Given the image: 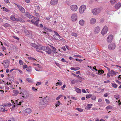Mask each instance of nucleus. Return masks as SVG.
<instances>
[{
  "instance_id": "obj_13",
  "label": "nucleus",
  "mask_w": 121,
  "mask_h": 121,
  "mask_svg": "<svg viewBox=\"0 0 121 121\" xmlns=\"http://www.w3.org/2000/svg\"><path fill=\"white\" fill-rule=\"evenodd\" d=\"M58 0H51L50 4L53 5H56L58 3Z\"/></svg>"
},
{
  "instance_id": "obj_42",
  "label": "nucleus",
  "mask_w": 121,
  "mask_h": 121,
  "mask_svg": "<svg viewBox=\"0 0 121 121\" xmlns=\"http://www.w3.org/2000/svg\"><path fill=\"white\" fill-rule=\"evenodd\" d=\"M28 58L29 59L31 60H36V59H35V58H34L31 57H28Z\"/></svg>"
},
{
  "instance_id": "obj_5",
  "label": "nucleus",
  "mask_w": 121,
  "mask_h": 121,
  "mask_svg": "<svg viewBox=\"0 0 121 121\" xmlns=\"http://www.w3.org/2000/svg\"><path fill=\"white\" fill-rule=\"evenodd\" d=\"M108 28L106 26H105L103 29L101 31V34L102 35H104V34H105L108 31Z\"/></svg>"
},
{
  "instance_id": "obj_27",
  "label": "nucleus",
  "mask_w": 121,
  "mask_h": 121,
  "mask_svg": "<svg viewBox=\"0 0 121 121\" xmlns=\"http://www.w3.org/2000/svg\"><path fill=\"white\" fill-rule=\"evenodd\" d=\"M78 82L77 81L75 80H73L71 81V83L72 84H73L76 83Z\"/></svg>"
},
{
  "instance_id": "obj_36",
  "label": "nucleus",
  "mask_w": 121,
  "mask_h": 121,
  "mask_svg": "<svg viewBox=\"0 0 121 121\" xmlns=\"http://www.w3.org/2000/svg\"><path fill=\"white\" fill-rule=\"evenodd\" d=\"M76 109L79 112H82L83 111L82 109L78 108H77Z\"/></svg>"
},
{
  "instance_id": "obj_64",
  "label": "nucleus",
  "mask_w": 121,
  "mask_h": 121,
  "mask_svg": "<svg viewBox=\"0 0 121 121\" xmlns=\"http://www.w3.org/2000/svg\"><path fill=\"white\" fill-rule=\"evenodd\" d=\"M4 1L6 3H9V2L8 0H4Z\"/></svg>"
},
{
  "instance_id": "obj_28",
  "label": "nucleus",
  "mask_w": 121,
  "mask_h": 121,
  "mask_svg": "<svg viewBox=\"0 0 121 121\" xmlns=\"http://www.w3.org/2000/svg\"><path fill=\"white\" fill-rule=\"evenodd\" d=\"M39 19L37 20L35 22L34 24L37 26H39Z\"/></svg>"
},
{
  "instance_id": "obj_63",
  "label": "nucleus",
  "mask_w": 121,
  "mask_h": 121,
  "mask_svg": "<svg viewBox=\"0 0 121 121\" xmlns=\"http://www.w3.org/2000/svg\"><path fill=\"white\" fill-rule=\"evenodd\" d=\"M17 70L19 72L21 73L22 74V71L21 70H20V69H17Z\"/></svg>"
},
{
  "instance_id": "obj_55",
  "label": "nucleus",
  "mask_w": 121,
  "mask_h": 121,
  "mask_svg": "<svg viewBox=\"0 0 121 121\" xmlns=\"http://www.w3.org/2000/svg\"><path fill=\"white\" fill-rule=\"evenodd\" d=\"M82 91L83 93H86V91H85V90L84 89H82Z\"/></svg>"
},
{
  "instance_id": "obj_20",
  "label": "nucleus",
  "mask_w": 121,
  "mask_h": 121,
  "mask_svg": "<svg viewBox=\"0 0 121 121\" xmlns=\"http://www.w3.org/2000/svg\"><path fill=\"white\" fill-rule=\"evenodd\" d=\"M25 112L27 114L30 113L31 112V110L29 108H28L25 110Z\"/></svg>"
},
{
  "instance_id": "obj_59",
  "label": "nucleus",
  "mask_w": 121,
  "mask_h": 121,
  "mask_svg": "<svg viewBox=\"0 0 121 121\" xmlns=\"http://www.w3.org/2000/svg\"><path fill=\"white\" fill-rule=\"evenodd\" d=\"M62 49L64 51H65L66 50V49L65 46H64L62 47Z\"/></svg>"
},
{
  "instance_id": "obj_60",
  "label": "nucleus",
  "mask_w": 121,
  "mask_h": 121,
  "mask_svg": "<svg viewBox=\"0 0 121 121\" xmlns=\"http://www.w3.org/2000/svg\"><path fill=\"white\" fill-rule=\"evenodd\" d=\"M15 20H14V21H16L17 22H18L19 21V18H15Z\"/></svg>"
},
{
  "instance_id": "obj_57",
  "label": "nucleus",
  "mask_w": 121,
  "mask_h": 121,
  "mask_svg": "<svg viewBox=\"0 0 121 121\" xmlns=\"http://www.w3.org/2000/svg\"><path fill=\"white\" fill-rule=\"evenodd\" d=\"M41 82H37V84H36V85L38 86L41 85Z\"/></svg>"
},
{
  "instance_id": "obj_4",
  "label": "nucleus",
  "mask_w": 121,
  "mask_h": 121,
  "mask_svg": "<svg viewBox=\"0 0 121 121\" xmlns=\"http://www.w3.org/2000/svg\"><path fill=\"white\" fill-rule=\"evenodd\" d=\"M86 8V6L84 5H82L81 6L79 9V12L81 14L83 13Z\"/></svg>"
},
{
  "instance_id": "obj_62",
  "label": "nucleus",
  "mask_w": 121,
  "mask_h": 121,
  "mask_svg": "<svg viewBox=\"0 0 121 121\" xmlns=\"http://www.w3.org/2000/svg\"><path fill=\"white\" fill-rule=\"evenodd\" d=\"M13 38L16 39L17 40H19V38H18V37L15 36H14L13 37Z\"/></svg>"
},
{
  "instance_id": "obj_58",
  "label": "nucleus",
  "mask_w": 121,
  "mask_h": 121,
  "mask_svg": "<svg viewBox=\"0 0 121 121\" xmlns=\"http://www.w3.org/2000/svg\"><path fill=\"white\" fill-rule=\"evenodd\" d=\"M55 63L57 66H59L60 65L58 63L55 62Z\"/></svg>"
},
{
  "instance_id": "obj_41",
  "label": "nucleus",
  "mask_w": 121,
  "mask_h": 121,
  "mask_svg": "<svg viewBox=\"0 0 121 121\" xmlns=\"http://www.w3.org/2000/svg\"><path fill=\"white\" fill-rule=\"evenodd\" d=\"M92 96V95L91 94H89L87 95L86 96V98H89Z\"/></svg>"
},
{
  "instance_id": "obj_53",
  "label": "nucleus",
  "mask_w": 121,
  "mask_h": 121,
  "mask_svg": "<svg viewBox=\"0 0 121 121\" xmlns=\"http://www.w3.org/2000/svg\"><path fill=\"white\" fill-rule=\"evenodd\" d=\"M77 78H79V79L80 80H82V78L81 77H80L79 76V75H78L77 76Z\"/></svg>"
},
{
  "instance_id": "obj_19",
  "label": "nucleus",
  "mask_w": 121,
  "mask_h": 121,
  "mask_svg": "<svg viewBox=\"0 0 121 121\" xmlns=\"http://www.w3.org/2000/svg\"><path fill=\"white\" fill-rule=\"evenodd\" d=\"M25 34H26V35L28 36H29L30 37L32 36V35L31 34V33L27 30H26V31H25Z\"/></svg>"
},
{
  "instance_id": "obj_29",
  "label": "nucleus",
  "mask_w": 121,
  "mask_h": 121,
  "mask_svg": "<svg viewBox=\"0 0 121 121\" xmlns=\"http://www.w3.org/2000/svg\"><path fill=\"white\" fill-rule=\"evenodd\" d=\"M13 91V93L16 95H17L19 93V92L17 90H14Z\"/></svg>"
},
{
  "instance_id": "obj_25",
  "label": "nucleus",
  "mask_w": 121,
  "mask_h": 121,
  "mask_svg": "<svg viewBox=\"0 0 121 121\" xmlns=\"http://www.w3.org/2000/svg\"><path fill=\"white\" fill-rule=\"evenodd\" d=\"M117 2V0H111L110 3L112 4H113Z\"/></svg>"
},
{
  "instance_id": "obj_21",
  "label": "nucleus",
  "mask_w": 121,
  "mask_h": 121,
  "mask_svg": "<svg viewBox=\"0 0 121 121\" xmlns=\"http://www.w3.org/2000/svg\"><path fill=\"white\" fill-rule=\"evenodd\" d=\"M75 91H76V92L78 93H81V90L79 88L75 87Z\"/></svg>"
},
{
  "instance_id": "obj_6",
  "label": "nucleus",
  "mask_w": 121,
  "mask_h": 121,
  "mask_svg": "<svg viewBox=\"0 0 121 121\" xmlns=\"http://www.w3.org/2000/svg\"><path fill=\"white\" fill-rule=\"evenodd\" d=\"M70 8L71 10L73 11H76L78 9L77 5H73L70 6Z\"/></svg>"
},
{
  "instance_id": "obj_14",
  "label": "nucleus",
  "mask_w": 121,
  "mask_h": 121,
  "mask_svg": "<svg viewBox=\"0 0 121 121\" xmlns=\"http://www.w3.org/2000/svg\"><path fill=\"white\" fill-rule=\"evenodd\" d=\"M117 73V72H116L113 70H111L109 72V74L111 76H112L114 75H116Z\"/></svg>"
},
{
  "instance_id": "obj_12",
  "label": "nucleus",
  "mask_w": 121,
  "mask_h": 121,
  "mask_svg": "<svg viewBox=\"0 0 121 121\" xmlns=\"http://www.w3.org/2000/svg\"><path fill=\"white\" fill-rule=\"evenodd\" d=\"M17 6L21 11L23 13H24L25 12V9L21 6L17 5Z\"/></svg>"
},
{
  "instance_id": "obj_39",
  "label": "nucleus",
  "mask_w": 121,
  "mask_h": 121,
  "mask_svg": "<svg viewBox=\"0 0 121 121\" xmlns=\"http://www.w3.org/2000/svg\"><path fill=\"white\" fill-rule=\"evenodd\" d=\"M26 80L28 82H32V80L31 79H30L29 78H27Z\"/></svg>"
},
{
  "instance_id": "obj_8",
  "label": "nucleus",
  "mask_w": 121,
  "mask_h": 121,
  "mask_svg": "<svg viewBox=\"0 0 121 121\" xmlns=\"http://www.w3.org/2000/svg\"><path fill=\"white\" fill-rule=\"evenodd\" d=\"M100 28L99 26H97L95 27L94 30V32L95 34H98L100 31Z\"/></svg>"
},
{
  "instance_id": "obj_48",
  "label": "nucleus",
  "mask_w": 121,
  "mask_h": 121,
  "mask_svg": "<svg viewBox=\"0 0 121 121\" xmlns=\"http://www.w3.org/2000/svg\"><path fill=\"white\" fill-rule=\"evenodd\" d=\"M75 59L76 60V61H78L81 62L82 61V60H81L80 59H79L76 58Z\"/></svg>"
},
{
  "instance_id": "obj_10",
  "label": "nucleus",
  "mask_w": 121,
  "mask_h": 121,
  "mask_svg": "<svg viewBox=\"0 0 121 121\" xmlns=\"http://www.w3.org/2000/svg\"><path fill=\"white\" fill-rule=\"evenodd\" d=\"M116 47L115 44L112 43L109 45L108 48L109 49H114Z\"/></svg>"
},
{
  "instance_id": "obj_1",
  "label": "nucleus",
  "mask_w": 121,
  "mask_h": 121,
  "mask_svg": "<svg viewBox=\"0 0 121 121\" xmlns=\"http://www.w3.org/2000/svg\"><path fill=\"white\" fill-rule=\"evenodd\" d=\"M30 45L31 46L37 49L45 51L48 54H50L51 53V50L48 46H42L40 45H37L35 43H32Z\"/></svg>"
},
{
  "instance_id": "obj_51",
  "label": "nucleus",
  "mask_w": 121,
  "mask_h": 121,
  "mask_svg": "<svg viewBox=\"0 0 121 121\" xmlns=\"http://www.w3.org/2000/svg\"><path fill=\"white\" fill-rule=\"evenodd\" d=\"M65 86H66L65 85V84H64L63 85V86H61V88H62V89L63 90H64V88L65 87Z\"/></svg>"
},
{
  "instance_id": "obj_56",
  "label": "nucleus",
  "mask_w": 121,
  "mask_h": 121,
  "mask_svg": "<svg viewBox=\"0 0 121 121\" xmlns=\"http://www.w3.org/2000/svg\"><path fill=\"white\" fill-rule=\"evenodd\" d=\"M59 38L60 39V40L63 41L64 42H65V40L64 39L60 37V38Z\"/></svg>"
},
{
  "instance_id": "obj_16",
  "label": "nucleus",
  "mask_w": 121,
  "mask_h": 121,
  "mask_svg": "<svg viewBox=\"0 0 121 121\" xmlns=\"http://www.w3.org/2000/svg\"><path fill=\"white\" fill-rule=\"evenodd\" d=\"M53 36L56 40H58V38H60V36L57 32H56V34L53 35Z\"/></svg>"
},
{
  "instance_id": "obj_3",
  "label": "nucleus",
  "mask_w": 121,
  "mask_h": 121,
  "mask_svg": "<svg viewBox=\"0 0 121 121\" xmlns=\"http://www.w3.org/2000/svg\"><path fill=\"white\" fill-rule=\"evenodd\" d=\"M101 10V9L100 8H95L92 10V12L94 15H96L100 13Z\"/></svg>"
},
{
  "instance_id": "obj_32",
  "label": "nucleus",
  "mask_w": 121,
  "mask_h": 121,
  "mask_svg": "<svg viewBox=\"0 0 121 121\" xmlns=\"http://www.w3.org/2000/svg\"><path fill=\"white\" fill-rule=\"evenodd\" d=\"M31 67L30 66H29L26 69L27 71L28 72H30L31 70Z\"/></svg>"
},
{
  "instance_id": "obj_11",
  "label": "nucleus",
  "mask_w": 121,
  "mask_h": 121,
  "mask_svg": "<svg viewBox=\"0 0 121 121\" xmlns=\"http://www.w3.org/2000/svg\"><path fill=\"white\" fill-rule=\"evenodd\" d=\"M113 39V36L112 35H109L107 38V41L108 43L112 42Z\"/></svg>"
},
{
  "instance_id": "obj_31",
  "label": "nucleus",
  "mask_w": 121,
  "mask_h": 121,
  "mask_svg": "<svg viewBox=\"0 0 121 121\" xmlns=\"http://www.w3.org/2000/svg\"><path fill=\"white\" fill-rule=\"evenodd\" d=\"M113 108V107L110 105H109L106 108V109L107 110L108 109H112Z\"/></svg>"
},
{
  "instance_id": "obj_15",
  "label": "nucleus",
  "mask_w": 121,
  "mask_h": 121,
  "mask_svg": "<svg viewBox=\"0 0 121 121\" xmlns=\"http://www.w3.org/2000/svg\"><path fill=\"white\" fill-rule=\"evenodd\" d=\"M121 6V3H118L116 4L115 6V8L117 9H119Z\"/></svg>"
},
{
  "instance_id": "obj_24",
  "label": "nucleus",
  "mask_w": 121,
  "mask_h": 121,
  "mask_svg": "<svg viewBox=\"0 0 121 121\" xmlns=\"http://www.w3.org/2000/svg\"><path fill=\"white\" fill-rule=\"evenodd\" d=\"M15 16L14 15H11L10 17V18L11 20L14 21L15 20Z\"/></svg>"
},
{
  "instance_id": "obj_50",
  "label": "nucleus",
  "mask_w": 121,
  "mask_h": 121,
  "mask_svg": "<svg viewBox=\"0 0 121 121\" xmlns=\"http://www.w3.org/2000/svg\"><path fill=\"white\" fill-rule=\"evenodd\" d=\"M32 89L34 91H37V89H35V87L34 86H33L32 87Z\"/></svg>"
},
{
  "instance_id": "obj_18",
  "label": "nucleus",
  "mask_w": 121,
  "mask_h": 121,
  "mask_svg": "<svg viewBox=\"0 0 121 121\" xmlns=\"http://www.w3.org/2000/svg\"><path fill=\"white\" fill-rule=\"evenodd\" d=\"M96 22V19L95 18H92L90 19V23L92 24H95Z\"/></svg>"
},
{
  "instance_id": "obj_38",
  "label": "nucleus",
  "mask_w": 121,
  "mask_h": 121,
  "mask_svg": "<svg viewBox=\"0 0 121 121\" xmlns=\"http://www.w3.org/2000/svg\"><path fill=\"white\" fill-rule=\"evenodd\" d=\"M4 108V106L0 105V111H2V109Z\"/></svg>"
},
{
  "instance_id": "obj_49",
  "label": "nucleus",
  "mask_w": 121,
  "mask_h": 121,
  "mask_svg": "<svg viewBox=\"0 0 121 121\" xmlns=\"http://www.w3.org/2000/svg\"><path fill=\"white\" fill-rule=\"evenodd\" d=\"M56 84L60 86L62 85V82H59L56 83Z\"/></svg>"
},
{
  "instance_id": "obj_52",
  "label": "nucleus",
  "mask_w": 121,
  "mask_h": 121,
  "mask_svg": "<svg viewBox=\"0 0 121 121\" xmlns=\"http://www.w3.org/2000/svg\"><path fill=\"white\" fill-rule=\"evenodd\" d=\"M105 100L107 104H109L110 103V102L108 99H106Z\"/></svg>"
},
{
  "instance_id": "obj_26",
  "label": "nucleus",
  "mask_w": 121,
  "mask_h": 121,
  "mask_svg": "<svg viewBox=\"0 0 121 121\" xmlns=\"http://www.w3.org/2000/svg\"><path fill=\"white\" fill-rule=\"evenodd\" d=\"M104 72V71L103 70H99L98 71V74L99 75H101Z\"/></svg>"
},
{
  "instance_id": "obj_34",
  "label": "nucleus",
  "mask_w": 121,
  "mask_h": 121,
  "mask_svg": "<svg viewBox=\"0 0 121 121\" xmlns=\"http://www.w3.org/2000/svg\"><path fill=\"white\" fill-rule=\"evenodd\" d=\"M92 105L91 104H88L87 106V108L88 109H89L90 108H91Z\"/></svg>"
},
{
  "instance_id": "obj_33",
  "label": "nucleus",
  "mask_w": 121,
  "mask_h": 121,
  "mask_svg": "<svg viewBox=\"0 0 121 121\" xmlns=\"http://www.w3.org/2000/svg\"><path fill=\"white\" fill-rule=\"evenodd\" d=\"M3 10L5 11L6 12H9L10 11L9 10H8V9L5 7L3 8Z\"/></svg>"
},
{
  "instance_id": "obj_7",
  "label": "nucleus",
  "mask_w": 121,
  "mask_h": 121,
  "mask_svg": "<svg viewBox=\"0 0 121 121\" xmlns=\"http://www.w3.org/2000/svg\"><path fill=\"white\" fill-rule=\"evenodd\" d=\"M3 65L5 68H6L9 66V62L8 60H4V61L3 63Z\"/></svg>"
},
{
  "instance_id": "obj_23",
  "label": "nucleus",
  "mask_w": 121,
  "mask_h": 121,
  "mask_svg": "<svg viewBox=\"0 0 121 121\" xmlns=\"http://www.w3.org/2000/svg\"><path fill=\"white\" fill-rule=\"evenodd\" d=\"M3 26L5 27H10V25L8 23H6L4 24Z\"/></svg>"
},
{
  "instance_id": "obj_54",
  "label": "nucleus",
  "mask_w": 121,
  "mask_h": 121,
  "mask_svg": "<svg viewBox=\"0 0 121 121\" xmlns=\"http://www.w3.org/2000/svg\"><path fill=\"white\" fill-rule=\"evenodd\" d=\"M19 62L20 65H22L23 63V61L21 60H20L19 61Z\"/></svg>"
},
{
  "instance_id": "obj_40",
  "label": "nucleus",
  "mask_w": 121,
  "mask_h": 121,
  "mask_svg": "<svg viewBox=\"0 0 121 121\" xmlns=\"http://www.w3.org/2000/svg\"><path fill=\"white\" fill-rule=\"evenodd\" d=\"M71 35L73 36L77 37V34L76 33H73L71 34Z\"/></svg>"
},
{
  "instance_id": "obj_45",
  "label": "nucleus",
  "mask_w": 121,
  "mask_h": 121,
  "mask_svg": "<svg viewBox=\"0 0 121 121\" xmlns=\"http://www.w3.org/2000/svg\"><path fill=\"white\" fill-rule=\"evenodd\" d=\"M96 96H93L91 98V99L93 100H94L96 99Z\"/></svg>"
},
{
  "instance_id": "obj_2",
  "label": "nucleus",
  "mask_w": 121,
  "mask_h": 121,
  "mask_svg": "<svg viewBox=\"0 0 121 121\" xmlns=\"http://www.w3.org/2000/svg\"><path fill=\"white\" fill-rule=\"evenodd\" d=\"M49 102V98L47 96L40 100L39 103V107L42 108H45Z\"/></svg>"
},
{
  "instance_id": "obj_9",
  "label": "nucleus",
  "mask_w": 121,
  "mask_h": 121,
  "mask_svg": "<svg viewBox=\"0 0 121 121\" xmlns=\"http://www.w3.org/2000/svg\"><path fill=\"white\" fill-rule=\"evenodd\" d=\"M72 20L73 21H76L77 18V16L76 13H73L72 15Z\"/></svg>"
},
{
  "instance_id": "obj_47",
  "label": "nucleus",
  "mask_w": 121,
  "mask_h": 121,
  "mask_svg": "<svg viewBox=\"0 0 121 121\" xmlns=\"http://www.w3.org/2000/svg\"><path fill=\"white\" fill-rule=\"evenodd\" d=\"M19 21L22 22H23L24 21V20L21 17L19 18Z\"/></svg>"
},
{
  "instance_id": "obj_44",
  "label": "nucleus",
  "mask_w": 121,
  "mask_h": 121,
  "mask_svg": "<svg viewBox=\"0 0 121 121\" xmlns=\"http://www.w3.org/2000/svg\"><path fill=\"white\" fill-rule=\"evenodd\" d=\"M34 12L35 13V16H39V13H37L36 12V11L34 10Z\"/></svg>"
},
{
  "instance_id": "obj_37",
  "label": "nucleus",
  "mask_w": 121,
  "mask_h": 121,
  "mask_svg": "<svg viewBox=\"0 0 121 121\" xmlns=\"http://www.w3.org/2000/svg\"><path fill=\"white\" fill-rule=\"evenodd\" d=\"M60 104V102L59 101H57V102L56 103V107H57Z\"/></svg>"
},
{
  "instance_id": "obj_35",
  "label": "nucleus",
  "mask_w": 121,
  "mask_h": 121,
  "mask_svg": "<svg viewBox=\"0 0 121 121\" xmlns=\"http://www.w3.org/2000/svg\"><path fill=\"white\" fill-rule=\"evenodd\" d=\"M112 86L113 87L115 88H117V85L116 84L112 83Z\"/></svg>"
},
{
  "instance_id": "obj_46",
  "label": "nucleus",
  "mask_w": 121,
  "mask_h": 121,
  "mask_svg": "<svg viewBox=\"0 0 121 121\" xmlns=\"http://www.w3.org/2000/svg\"><path fill=\"white\" fill-rule=\"evenodd\" d=\"M27 66L26 65H23V69H24L26 68H27Z\"/></svg>"
},
{
  "instance_id": "obj_22",
  "label": "nucleus",
  "mask_w": 121,
  "mask_h": 121,
  "mask_svg": "<svg viewBox=\"0 0 121 121\" xmlns=\"http://www.w3.org/2000/svg\"><path fill=\"white\" fill-rule=\"evenodd\" d=\"M84 21L83 20H81L79 22V23L81 26H83L84 25Z\"/></svg>"
},
{
  "instance_id": "obj_61",
  "label": "nucleus",
  "mask_w": 121,
  "mask_h": 121,
  "mask_svg": "<svg viewBox=\"0 0 121 121\" xmlns=\"http://www.w3.org/2000/svg\"><path fill=\"white\" fill-rule=\"evenodd\" d=\"M20 94L22 95V97H25V96L24 94L22 92L20 93Z\"/></svg>"
},
{
  "instance_id": "obj_43",
  "label": "nucleus",
  "mask_w": 121,
  "mask_h": 121,
  "mask_svg": "<svg viewBox=\"0 0 121 121\" xmlns=\"http://www.w3.org/2000/svg\"><path fill=\"white\" fill-rule=\"evenodd\" d=\"M73 56L75 57H80L81 58L82 56L81 55H75Z\"/></svg>"
},
{
  "instance_id": "obj_17",
  "label": "nucleus",
  "mask_w": 121,
  "mask_h": 121,
  "mask_svg": "<svg viewBox=\"0 0 121 121\" xmlns=\"http://www.w3.org/2000/svg\"><path fill=\"white\" fill-rule=\"evenodd\" d=\"M25 15L30 19H31L32 18V16L30 14L27 12H26Z\"/></svg>"
},
{
  "instance_id": "obj_30",
  "label": "nucleus",
  "mask_w": 121,
  "mask_h": 121,
  "mask_svg": "<svg viewBox=\"0 0 121 121\" xmlns=\"http://www.w3.org/2000/svg\"><path fill=\"white\" fill-rule=\"evenodd\" d=\"M51 48L52 49L53 52L55 53H56V49L53 46H52Z\"/></svg>"
}]
</instances>
